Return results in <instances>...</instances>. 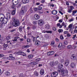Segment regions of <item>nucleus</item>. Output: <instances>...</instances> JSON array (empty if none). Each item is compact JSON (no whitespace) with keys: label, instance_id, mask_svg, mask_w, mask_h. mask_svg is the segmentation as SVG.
<instances>
[{"label":"nucleus","instance_id":"nucleus-1","mask_svg":"<svg viewBox=\"0 0 77 77\" xmlns=\"http://www.w3.org/2000/svg\"><path fill=\"white\" fill-rule=\"evenodd\" d=\"M58 72L60 73L63 77L64 76H67L68 73V71L66 69H62L60 70H58Z\"/></svg>","mask_w":77,"mask_h":77},{"label":"nucleus","instance_id":"nucleus-2","mask_svg":"<svg viewBox=\"0 0 77 77\" xmlns=\"http://www.w3.org/2000/svg\"><path fill=\"white\" fill-rule=\"evenodd\" d=\"M13 22L12 25L14 27H17L20 25V21L18 19H17L15 18H13L12 19Z\"/></svg>","mask_w":77,"mask_h":77},{"label":"nucleus","instance_id":"nucleus-3","mask_svg":"<svg viewBox=\"0 0 77 77\" xmlns=\"http://www.w3.org/2000/svg\"><path fill=\"white\" fill-rule=\"evenodd\" d=\"M27 7L26 6H22L21 8V10L19 12L20 15H24L25 12H26Z\"/></svg>","mask_w":77,"mask_h":77},{"label":"nucleus","instance_id":"nucleus-4","mask_svg":"<svg viewBox=\"0 0 77 77\" xmlns=\"http://www.w3.org/2000/svg\"><path fill=\"white\" fill-rule=\"evenodd\" d=\"M77 58V56L75 54H73L71 56L70 58L72 60H75Z\"/></svg>","mask_w":77,"mask_h":77},{"label":"nucleus","instance_id":"nucleus-5","mask_svg":"<svg viewBox=\"0 0 77 77\" xmlns=\"http://www.w3.org/2000/svg\"><path fill=\"white\" fill-rule=\"evenodd\" d=\"M33 18L35 20H38L40 18V17L38 14H35L34 15Z\"/></svg>","mask_w":77,"mask_h":77},{"label":"nucleus","instance_id":"nucleus-6","mask_svg":"<svg viewBox=\"0 0 77 77\" xmlns=\"http://www.w3.org/2000/svg\"><path fill=\"white\" fill-rule=\"evenodd\" d=\"M4 19H5V15L3 14H0V21H2L4 20Z\"/></svg>","mask_w":77,"mask_h":77},{"label":"nucleus","instance_id":"nucleus-7","mask_svg":"<svg viewBox=\"0 0 77 77\" xmlns=\"http://www.w3.org/2000/svg\"><path fill=\"white\" fill-rule=\"evenodd\" d=\"M58 75V73L56 72H53L51 73V76L52 77H56Z\"/></svg>","mask_w":77,"mask_h":77},{"label":"nucleus","instance_id":"nucleus-8","mask_svg":"<svg viewBox=\"0 0 77 77\" xmlns=\"http://www.w3.org/2000/svg\"><path fill=\"white\" fill-rule=\"evenodd\" d=\"M18 3V0H13L12 1V5H17Z\"/></svg>","mask_w":77,"mask_h":77},{"label":"nucleus","instance_id":"nucleus-9","mask_svg":"<svg viewBox=\"0 0 77 77\" xmlns=\"http://www.w3.org/2000/svg\"><path fill=\"white\" fill-rule=\"evenodd\" d=\"M38 23L39 26H42L44 24V21L42 20H38Z\"/></svg>","mask_w":77,"mask_h":77},{"label":"nucleus","instance_id":"nucleus-10","mask_svg":"<svg viewBox=\"0 0 77 77\" xmlns=\"http://www.w3.org/2000/svg\"><path fill=\"white\" fill-rule=\"evenodd\" d=\"M11 56H12V54H10L9 55V57H7L8 59L12 60H14L15 59V57Z\"/></svg>","mask_w":77,"mask_h":77},{"label":"nucleus","instance_id":"nucleus-11","mask_svg":"<svg viewBox=\"0 0 77 77\" xmlns=\"http://www.w3.org/2000/svg\"><path fill=\"white\" fill-rule=\"evenodd\" d=\"M8 19L7 18H5V19H4V20L2 22V24H6L8 21Z\"/></svg>","mask_w":77,"mask_h":77},{"label":"nucleus","instance_id":"nucleus-12","mask_svg":"<svg viewBox=\"0 0 77 77\" xmlns=\"http://www.w3.org/2000/svg\"><path fill=\"white\" fill-rule=\"evenodd\" d=\"M54 53V51H52L48 52L47 53V54L48 56H51V55H53Z\"/></svg>","mask_w":77,"mask_h":77},{"label":"nucleus","instance_id":"nucleus-13","mask_svg":"<svg viewBox=\"0 0 77 77\" xmlns=\"http://www.w3.org/2000/svg\"><path fill=\"white\" fill-rule=\"evenodd\" d=\"M7 19L9 20L11 18V13L9 12H8L7 14Z\"/></svg>","mask_w":77,"mask_h":77},{"label":"nucleus","instance_id":"nucleus-14","mask_svg":"<svg viewBox=\"0 0 77 77\" xmlns=\"http://www.w3.org/2000/svg\"><path fill=\"white\" fill-rule=\"evenodd\" d=\"M52 14L54 15H56L57 13V11L56 10H53L51 12Z\"/></svg>","mask_w":77,"mask_h":77},{"label":"nucleus","instance_id":"nucleus-15","mask_svg":"<svg viewBox=\"0 0 77 77\" xmlns=\"http://www.w3.org/2000/svg\"><path fill=\"white\" fill-rule=\"evenodd\" d=\"M42 33H52V31H46L42 32Z\"/></svg>","mask_w":77,"mask_h":77},{"label":"nucleus","instance_id":"nucleus-16","mask_svg":"<svg viewBox=\"0 0 77 77\" xmlns=\"http://www.w3.org/2000/svg\"><path fill=\"white\" fill-rule=\"evenodd\" d=\"M40 73L41 75H43L44 74V70L42 69L40 72Z\"/></svg>","mask_w":77,"mask_h":77},{"label":"nucleus","instance_id":"nucleus-17","mask_svg":"<svg viewBox=\"0 0 77 77\" xmlns=\"http://www.w3.org/2000/svg\"><path fill=\"white\" fill-rule=\"evenodd\" d=\"M70 66L72 68H73L75 66V64L74 63H72L71 64Z\"/></svg>","mask_w":77,"mask_h":77},{"label":"nucleus","instance_id":"nucleus-18","mask_svg":"<svg viewBox=\"0 0 77 77\" xmlns=\"http://www.w3.org/2000/svg\"><path fill=\"white\" fill-rule=\"evenodd\" d=\"M5 74L6 75L8 76L10 75V72L9 71H6L5 72Z\"/></svg>","mask_w":77,"mask_h":77},{"label":"nucleus","instance_id":"nucleus-19","mask_svg":"<svg viewBox=\"0 0 77 77\" xmlns=\"http://www.w3.org/2000/svg\"><path fill=\"white\" fill-rule=\"evenodd\" d=\"M41 44V42L39 41H36L35 42V44L37 45H39Z\"/></svg>","mask_w":77,"mask_h":77},{"label":"nucleus","instance_id":"nucleus-20","mask_svg":"<svg viewBox=\"0 0 77 77\" xmlns=\"http://www.w3.org/2000/svg\"><path fill=\"white\" fill-rule=\"evenodd\" d=\"M29 2V0H23L22 2L23 3H27Z\"/></svg>","mask_w":77,"mask_h":77},{"label":"nucleus","instance_id":"nucleus-21","mask_svg":"<svg viewBox=\"0 0 77 77\" xmlns=\"http://www.w3.org/2000/svg\"><path fill=\"white\" fill-rule=\"evenodd\" d=\"M69 64V60H66L65 61V65L66 66H68Z\"/></svg>","mask_w":77,"mask_h":77},{"label":"nucleus","instance_id":"nucleus-22","mask_svg":"<svg viewBox=\"0 0 77 77\" xmlns=\"http://www.w3.org/2000/svg\"><path fill=\"white\" fill-rule=\"evenodd\" d=\"M58 68H62L63 67V65L61 63H60L58 66Z\"/></svg>","mask_w":77,"mask_h":77},{"label":"nucleus","instance_id":"nucleus-23","mask_svg":"<svg viewBox=\"0 0 77 77\" xmlns=\"http://www.w3.org/2000/svg\"><path fill=\"white\" fill-rule=\"evenodd\" d=\"M50 26L49 24H47L45 25V28L46 29H50Z\"/></svg>","mask_w":77,"mask_h":77},{"label":"nucleus","instance_id":"nucleus-24","mask_svg":"<svg viewBox=\"0 0 77 77\" xmlns=\"http://www.w3.org/2000/svg\"><path fill=\"white\" fill-rule=\"evenodd\" d=\"M14 40H13V41H17V39H18V37H14Z\"/></svg>","mask_w":77,"mask_h":77},{"label":"nucleus","instance_id":"nucleus-25","mask_svg":"<svg viewBox=\"0 0 77 77\" xmlns=\"http://www.w3.org/2000/svg\"><path fill=\"white\" fill-rule=\"evenodd\" d=\"M22 52L19 51L17 52L16 54L17 55H21Z\"/></svg>","mask_w":77,"mask_h":77},{"label":"nucleus","instance_id":"nucleus-26","mask_svg":"<svg viewBox=\"0 0 77 77\" xmlns=\"http://www.w3.org/2000/svg\"><path fill=\"white\" fill-rule=\"evenodd\" d=\"M15 11H16V10H15H15H13V11L11 12V14H12V15H15Z\"/></svg>","mask_w":77,"mask_h":77},{"label":"nucleus","instance_id":"nucleus-27","mask_svg":"<svg viewBox=\"0 0 77 77\" xmlns=\"http://www.w3.org/2000/svg\"><path fill=\"white\" fill-rule=\"evenodd\" d=\"M28 57L29 59H32V57H33V56L32 55H29L28 56Z\"/></svg>","mask_w":77,"mask_h":77},{"label":"nucleus","instance_id":"nucleus-28","mask_svg":"<svg viewBox=\"0 0 77 77\" xmlns=\"http://www.w3.org/2000/svg\"><path fill=\"white\" fill-rule=\"evenodd\" d=\"M57 26H58V27H59V28H60L61 27H62V26L60 25V23H58L57 24Z\"/></svg>","mask_w":77,"mask_h":77},{"label":"nucleus","instance_id":"nucleus-29","mask_svg":"<svg viewBox=\"0 0 77 77\" xmlns=\"http://www.w3.org/2000/svg\"><path fill=\"white\" fill-rule=\"evenodd\" d=\"M31 64H32V65H36V64H38V63L36 62H32Z\"/></svg>","mask_w":77,"mask_h":77},{"label":"nucleus","instance_id":"nucleus-30","mask_svg":"<svg viewBox=\"0 0 77 77\" xmlns=\"http://www.w3.org/2000/svg\"><path fill=\"white\" fill-rule=\"evenodd\" d=\"M77 10H75V11H73V12L72 14V15H74V14H75L77 13Z\"/></svg>","mask_w":77,"mask_h":77},{"label":"nucleus","instance_id":"nucleus-31","mask_svg":"<svg viewBox=\"0 0 77 77\" xmlns=\"http://www.w3.org/2000/svg\"><path fill=\"white\" fill-rule=\"evenodd\" d=\"M32 28L33 30H34L35 29H36V26L33 25L32 26Z\"/></svg>","mask_w":77,"mask_h":77},{"label":"nucleus","instance_id":"nucleus-32","mask_svg":"<svg viewBox=\"0 0 77 77\" xmlns=\"http://www.w3.org/2000/svg\"><path fill=\"white\" fill-rule=\"evenodd\" d=\"M70 9V10H72V11L73 9H74V7L73 6H69Z\"/></svg>","mask_w":77,"mask_h":77},{"label":"nucleus","instance_id":"nucleus-33","mask_svg":"<svg viewBox=\"0 0 77 77\" xmlns=\"http://www.w3.org/2000/svg\"><path fill=\"white\" fill-rule=\"evenodd\" d=\"M54 62L53 61L51 62L50 65L51 66H54Z\"/></svg>","mask_w":77,"mask_h":77},{"label":"nucleus","instance_id":"nucleus-34","mask_svg":"<svg viewBox=\"0 0 77 77\" xmlns=\"http://www.w3.org/2000/svg\"><path fill=\"white\" fill-rule=\"evenodd\" d=\"M22 30H23V27L22 26H20L19 28V30L20 32H21V31H22Z\"/></svg>","mask_w":77,"mask_h":77},{"label":"nucleus","instance_id":"nucleus-35","mask_svg":"<svg viewBox=\"0 0 77 77\" xmlns=\"http://www.w3.org/2000/svg\"><path fill=\"white\" fill-rule=\"evenodd\" d=\"M21 55H22L23 56H26V53L22 52V54H21Z\"/></svg>","mask_w":77,"mask_h":77},{"label":"nucleus","instance_id":"nucleus-36","mask_svg":"<svg viewBox=\"0 0 77 77\" xmlns=\"http://www.w3.org/2000/svg\"><path fill=\"white\" fill-rule=\"evenodd\" d=\"M62 46V43H60L58 46V47H59L60 48H61Z\"/></svg>","mask_w":77,"mask_h":77},{"label":"nucleus","instance_id":"nucleus-37","mask_svg":"<svg viewBox=\"0 0 77 77\" xmlns=\"http://www.w3.org/2000/svg\"><path fill=\"white\" fill-rule=\"evenodd\" d=\"M34 74H35V75L36 76H38V72H35Z\"/></svg>","mask_w":77,"mask_h":77},{"label":"nucleus","instance_id":"nucleus-38","mask_svg":"<svg viewBox=\"0 0 77 77\" xmlns=\"http://www.w3.org/2000/svg\"><path fill=\"white\" fill-rule=\"evenodd\" d=\"M35 40H36V38L34 37H32V41L33 42H35Z\"/></svg>","mask_w":77,"mask_h":77},{"label":"nucleus","instance_id":"nucleus-39","mask_svg":"<svg viewBox=\"0 0 77 77\" xmlns=\"http://www.w3.org/2000/svg\"><path fill=\"white\" fill-rule=\"evenodd\" d=\"M68 44V42L67 41H65L64 42V45H66Z\"/></svg>","mask_w":77,"mask_h":77},{"label":"nucleus","instance_id":"nucleus-40","mask_svg":"<svg viewBox=\"0 0 77 77\" xmlns=\"http://www.w3.org/2000/svg\"><path fill=\"white\" fill-rule=\"evenodd\" d=\"M58 32L59 33H61L62 32H63V29H59L58 30Z\"/></svg>","mask_w":77,"mask_h":77},{"label":"nucleus","instance_id":"nucleus-41","mask_svg":"<svg viewBox=\"0 0 77 77\" xmlns=\"http://www.w3.org/2000/svg\"><path fill=\"white\" fill-rule=\"evenodd\" d=\"M30 41L31 40L30 38H28L26 40V41H27V42H31Z\"/></svg>","mask_w":77,"mask_h":77},{"label":"nucleus","instance_id":"nucleus-42","mask_svg":"<svg viewBox=\"0 0 77 77\" xmlns=\"http://www.w3.org/2000/svg\"><path fill=\"white\" fill-rule=\"evenodd\" d=\"M59 63V62L58 61H56L55 62L54 64L55 65H57Z\"/></svg>","mask_w":77,"mask_h":77},{"label":"nucleus","instance_id":"nucleus-43","mask_svg":"<svg viewBox=\"0 0 77 77\" xmlns=\"http://www.w3.org/2000/svg\"><path fill=\"white\" fill-rule=\"evenodd\" d=\"M12 8L13 9H14V10H16V8H15V6H14L15 5H12Z\"/></svg>","mask_w":77,"mask_h":77},{"label":"nucleus","instance_id":"nucleus-44","mask_svg":"<svg viewBox=\"0 0 77 77\" xmlns=\"http://www.w3.org/2000/svg\"><path fill=\"white\" fill-rule=\"evenodd\" d=\"M33 9L34 11H38V8H34Z\"/></svg>","mask_w":77,"mask_h":77},{"label":"nucleus","instance_id":"nucleus-45","mask_svg":"<svg viewBox=\"0 0 77 77\" xmlns=\"http://www.w3.org/2000/svg\"><path fill=\"white\" fill-rule=\"evenodd\" d=\"M76 35H76V34H75L73 35V37H72V39H73V40H75V39H74V38H75V37H76Z\"/></svg>","mask_w":77,"mask_h":77},{"label":"nucleus","instance_id":"nucleus-46","mask_svg":"<svg viewBox=\"0 0 77 77\" xmlns=\"http://www.w3.org/2000/svg\"><path fill=\"white\" fill-rule=\"evenodd\" d=\"M72 24H71L69 25L68 27L69 28H72Z\"/></svg>","mask_w":77,"mask_h":77},{"label":"nucleus","instance_id":"nucleus-47","mask_svg":"<svg viewBox=\"0 0 77 77\" xmlns=\"http://www.w3.org/2000/svg\"><path fill=\"white\" fill-rule=\"evenodd\" d=\"M68 49H70L71 48V45H69L67 47Z\"/></svg>","mask_w":77,"mask_h":77},{"label":"nucleus","instance_id":"nucleus-48","mask_svg":"<svg viewBox=\"0 0 77 77\" xmlns=\"http://www.w3.org/2000/svg\"><path fill=\"white\" fill-rule=\"evenodd\" d=\"M11 38V37H10V36H8L6 38V39L7 40H9V39H10Z\"/></svg>","mask_w":77,"mask_h":77},{"label":"nucleus","instance_id":"nucleus-49","mask_svg":"<svg viewBox=\"0 0 77 77\" xmlns=\"http://www.w3.org/2000/svg\"><path fill=\"white\" fill-rule=\"evenodd\" d=\"M52 29L54 31H56V28L55 27H53L52 28Z\"/></svg>","mask_w":77,"mask_h":77},{"label":"nucleus","instance_id":"nucleus-50","mask_svg":"<svg viewBox=\"0 0 77 77\" xmlns=\"http://www.w3.org/2000/svg\"><path fill=\"white\" fill-rule=\"evenodd\" d=\"M40 60H41L40 58H37L35 60L36 62H39V61H40Z\"/></svg>","mask_w":77,"mask_h":77},{"label":"nucleus","instance_id":"nucleus-51","mask_svg":"<svg viewBox=\"0 0 77 77\" xmlns=\"http://www.w3.org/2000/svg\"><path fill=\"white\" fill-rule=\"evenodd\" d=\"M15 31H16V29H12L10 31L11 32H15Z\"/></svg>","mask_w":77,"mask_h":77},{"label":"nucleus","instance_id":"nucleus-52","mask_svg":"<svg viewBox=\"0 0 77 77\" xmlns=\"http://www.w3.org/2000/svg\"><path fill=\"white\" fill-rule=\"evenodd\" d=\"M67 37H70L71 36V35L69 33H67Z\"/></svg>","mask_w":77,"mask_h":77},{"label":"nucleus","instance_id":"nucleus-53","mask_svg":"<svg viewBox=\"0 0 77 77\" xmlns=\"http://www.w3.org/2000/svg\"><path fill=\"white\" fill-rule=\"evenodd\" d=\"M29 11L30 12V13H32L33 12V11L32 10V8H30V10H29Z\"/></svg>","mask_w":77,"mask_h":77},{"label":"nucleus","instance_id":"nucleus-54","mask_svg":"<svg viewBox=\"0 0 77 77\" xmlns=\"http://www.w3.org/2000/svg\"><path fill=\"white\" fill-rule=\"evenodd\" d=\"M72 12V10L71 9H69L68 10V12L69 13H71Z\"/></svg>","mask_w":77,"mask_h":77},{"label":"nucleus","instance_id":"nucleus-55","mask_svg":"<svg viewBox=\"0 0 77 77\" xmlns=\"http://www.w3.org/2000/svg\"><path fill=\"white\" fill-rule=\"evenodd\" d=\"M66 5H67V6H69V2L67 1H66Z\"/></svg>","mask_w":77,"mask_h":77},{"label":"nucleus","instance_id":"nucleus-56","mask_svg":"<svg viewBox=\"0 0 77 77\" xmlns=\"http://www.w3.org/2000/svg\"><path fill=\"white\" fill-rule=\"evenodd\" d=\"M54 44V42L52 41L51 42V45H53Z\"/></svg>","mask_w":77,"mask_h":77},{"label":"nucleus","instance_id":"nucleus-57","mask_svg":"<svg viewBox=\"0 0 77 77\" xmlns=\"http://www.w3.org/2000/svg\"><path fill=\"white\" fill-rule=\"evenodd\" d=\"M3 26V23H0V28H1Z\"/></svg>","mask_w":77,"mask_h":77},{"label":"nucleus","instance_id":"nucleus-58","mask_svg":"<svg viewBox=\"0 0 77 77\" xmlns=\"http://www.w3.org/2000/svg\"><path fill=\"white\" fill-rule=\"evenodd\" d=\"M19 40L20 42H21L22 41H24V39L23 38H20Z\"/></svg>","mask_w":77,"mask_h":77},{"label":"nucleus","instance_id":"nucleus-59","mask_svg":"<svg viewBox=\"0 0 77 77\" xmlns=\"http://www.w3.org/2000/svg\"><path fill=\"white\" fill-rule=\"evenodd\" d=\"M60 62L61 63H63V62H64V59H61L60 60Z\"/></svg>","mask_w":77,"mask_h":77},{"label":"nucleus","instance_id":"nucleus-60","mask_svg":"<svg viewBox=\"0 0 77 77\" xmlns=\"http://www.w3.org/2000/svg\"><path fill=\"white\" fill-rule=\"evenodd\" d=\"M55 40L56 41H57V42H58L59 41V39H58L57 38H55Z\"/></svg>","mask_w":77,"mask_h":77},{"label":"nucleus","instance_id":"nucleus-61","mask_svg":"<svg viewBox=\"0 0 77 77\" xmlns=\"http://www.w3.org/2000/svg\"><path fill=\"white\" fill-rule=\"evenodd\" d=\"M65 45H62V46H61V48H62V49H63L64 48H65Z\"/></svg>","mask_w":77,"mask_h":77},{"label":"nucleus","instance_id":"nucleus-62","mask_svg":"<svg viewBox=\"0 0 77 77\" xmlns=\"http://www.w3.org/2000/svg\"><path fill=\"white\" fill-rule=\"evenodd\" d=\"M19 7H21V5L20 4H19L17 6V8H18Z\"/></svg>","mask_w":77,"mask_h":77},{"label":"nucleus","instance_id":"nucleus-63","mask_svg":"<svg viewBox=\"0 0 77 77\" xmlns=\"http://www.w3.org/2000/svg\"><path fill=\"white\" fill-rule=\"evenodd\" d=\"M60 38L61 39H63V37L62 35H61L60 36Z\"/></svg>","mask_w":77,"mask_h":77},{"label":"nucleus","instance_id":"nucleus-64","mask_svg":"<svg viewBox=\"0 0 77 77\" xmlns=\"http://www.w3.org/2000/svg\"><path fill=\"white\" fill-rule=\"evenodd\" d=\"M42 7H39L38 9V10H41L42 9Z\"/></svg>","mask_w":77,"mask_h":77}]
</instances>
